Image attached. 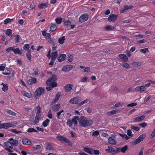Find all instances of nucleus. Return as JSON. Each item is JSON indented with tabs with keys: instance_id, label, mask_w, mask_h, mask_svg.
I'll return each mask as SVG.
<instances>
[{
	"instance_id": "29",
	"label": "nucleus",
	"mask_w": 155,
	"mask_h": 155,
	"mask_svg": "<svg viewBox=\"0 0 155 155\" xmlns=\"http://www.w3.org/2000/svg\"><path fill=\"white\" fill-rule=\"evenodd\" d=\"M57 28V27L55 25L52 23L50 27V31H54L56 30Z\"/></svg>"
},
{
	"instance_id": "43",
	"label": "nucleus",
	"mask_w": 155,
	"mask_h": 155,
	"mask_svg": "<svg viewBox=\"0 0 155 155\" xmlns=\"http://www.w3.org/2000/svg\"><path fill=\"white\" fill-rule=\"evenodd\" d=\"M67 124L69 127H71L73 124L72 120L68 119L67 120Z\"/></svg>"
},
{
	"instance_id": "10",
	"label": "nucleus",
	"mask_w": 155,
	"mask_h": 155,
	"mask_svg": "<svg viewBox=\"0 0 155 155\" xmlns=\"http://www.w3.org/2000/svg\"><path fill=\"white\" fill-rule=\"evenodd\" d=\"M73 68V66L71 65H67L64 66L62 69L63 71L68 72L71 69Z\"/></svg>"
},
{
	"instance_id": "47",
	"label": "nucleus",
	"mask_w": 155,
	"mask_h": 155,
	"mask_svg": "<svg viewBox=\"0 0 155 155\" xmlns=\"http://www.w3.org/2000/svg\"><path fill=\"white\" fill-rule=\"evenodd\" d=\"M15 48V46L10 47L6 49V51L7 52H9L11 51H14V48Z\"/></svg>"
},
{
	"instance_id": "50",
	"label": "nucleus",
	"mask_w": 155,
	"mask_h": 155,
	"mask_svg": "<svg viewBox=\"0 0 155 155\" xmlns=\"http://www.w3.org/2000/svg\"><path fill=\"white\" fill-rule=\"evenodd\" d=\"M99 131L96 130L93 132L92 134V136L94 137L97 136L99 134Z\"/></svg>"
},
{
	"instance_id": "32",
	"label": "nucleus",
	"mask_w": 155,
	"mask_h": 155,
	"mask_svg": "<svg viewBox=\"0 0 155 155\" xmlns=\"http://www.w3.org/2000/svg\"><path fill=\"white\" fill-rule=\"evenodd\" d=\"M105 29L107 30H113L115 29V27L112 25H108L105 27Z\"/></svg>"
},
{
	"instance_id": "12",
	"label": "nucleus",
	"mask_w": 155,
	"mask_h": 155,
	"mask_svg": "<svg viewBox=\"0 0 155 155\" xmlns=\"http://www.w3.org/2000/svg\"><path fill=\"white\" fill-rule=\"evenodd\" d=\"M115 149L116 147H112L111 146H108L107 148L105 149V150L109 153H115Z\"/></svg>"
},
{
	"instance_id": "28",
	"label": "nucleus",
	"mask_w": 155,
	"mask_h": 155,
	"mask_svg": "<svg viewBox=\"0 0 155 155\" xmlns=\"http://www.w3.org/2000/svg\"><path fill=\"white\" fill-rule=\"evenodd\" d=\"M48 6V4L47 3H42L38 7L40 9H44L47 8Z\"/></svg>"
},
{
	"instance_id": "13",
	"label": "nucleus",
	"mask_w": 155,
	"mask_h": 155,
	"mask_svg": "<svg viewBox=\"0 0 155 155\" xmlns=\"http://www.w3.org/2000/svg\"><path fill=\"white\" fill-rule=\"evenodd\" d=\"M145 118V116L144 115H141L137 117L134 119L133 121L134 122H140L143 120Z\"/></svg>"
},
{
	"instance_id": "56",
	"label": "nucleus",
	"mask_w": 155,
	"mask_h": 155,
	"mask_svg": "<svg viewBox=\"0 0 155 155\" xmlns=\"http://www.w3.org/2000/svg\"><path fill=\"white\" fill-rule=\"evenodd\" d=\"M108 113L109 114V115H111L114 114H116L115 110H112L108 112Z\"/></svg>"
},
{
	"instance_id": "1",
	"label": "nucleus",
	"mask_w": 155,
	"mask_h": 155,
	"mask_svg": "<svg viewBox=\"0 0 155 155\" xmlns=\"http://www.w3.org/2000/svg\"><path fill=\"white\" fill-rule=\"evenodd\" d=\"M79 123L81 126L85 127H90L93 124V121L90 119H87L84 116H81L79 120Z\"/></svg>"
},
{
	"instance_id": "5",
	"label": "nucleus",
	"mask_w": 155,
	"mask_h": 155,
	"mask_svg": "<svg viewBox=\"0 0 155 155\" xmlns=\"http://www.w3.org/2000/svg\"><path fill=\"white\" fill-rule=\"evenodd\" d=\"M146 135L145 134H143L141 135L137 139L133 141V144L134 145H135L139 143L143 140L146 137Z\"/></svg>"
},
{
	"instance_id": "39",
	"label": "nucleus",
	"mask_w": 155,
	"mask_h": 155,
	"mask_svg": "<svg viewBox=\"0 0 155 155\" xmlns=\"http://www.w3.org/2000/svg\"><path fill=\"white\" fill-rule=\"evenodd\" d=\"M128 149V146L127 145L124 146L123 147L121 148L120 150L123 153H125Z\"/></svg>"
},
{
	"instance_id": "3",
	"label": "nucleus",
	"mask_w": 155,
	"mask_h": 155,
	"mask_svg": "<svg viewBox=\"0 0 155 155\" xmlns=\"http://www.w3.org/2000/svg\"><path fill=\"white\" fill-rule=\"evenodd\" d=\"M150 83H148L144 85L137 86L135 88V90L136 91L140 92L144 91L146 90L147 88L150 87Z\"/></svg>"
},
{
	"instance_id": "49",
	"label": "nucleus",
	"mask_w": 155,
	"mask_h": 155,
	"mask_svg": "<svg viewBox=\"0 0 155 155\" xmlns=\"http://www.w3.org/2000/svg\"><path fill=\"white\" fill-rule=\"evenodd\" d=\"M148 51V48H145L143 49H141L140 50V52L143 53L145 54Z\"/></svg>"
},
{
	"instance_id": "11",
	"label": "nucleus",
	"mask_w": 155,
	"mask_h": 155,
	"mask_svg": "<svg viewBox=\"0 0 155 155\" xmlns=\"http://www.w3.org/2000/svg\"><path fill=\"white\" fill-rule=\"evenodd\" d=\"M37 111L36 113V114L35 117L36 118L40 119L41 118V108L40 106H38L37 107Z\"/></svg>"
},
{
	"instance_id": "58",
	"label": "nucleus",
	"mask_w": 155,
	"mask_h": 155,
	"mask_svg": "<svg viewBox=\"0 0 155 155\" xmlns=\"http://www.w3.org/2000/svg\"><path fill=\"white\" fill-rule=\"evenodd\" d=\"M88 79V78L87 76L84 77L82 78L80 82H85L87 81Z\"/></svg>"
},
{
	"instance_id": "41",
	"label": "nucleus",
	"mask_w": 155,
	"mask_h": 155,
	"mask_svg": "<svg viewBox=\"0 0 155 155\" xmlns=\"http://www.w3.org/2000/svg\"><path fill=\"white\" fill-rule=\"evenodd\" d=\"M13 19H10L9 18H7L4 20V22L5 24H7L8 23L11 22L13 20Z\"/></svg>"
},
{
	"instance_id": "25",
	"label": "nucleus",
	"mask_w": 155,
	"mask_h": 155,
	"mask_svg": "<svg viewBox=\"0 0 155 155\" xmlns=\"http://www.w3.org/2000/svg\"><path fill=\"white\" fill-rule=\"evenodd\" d=\"M14 53L16 54H21L22 52L20 50L19 48H17L16 49L14 48V51H13Z\"/></svg>"
},
{
	"instance_id": "64",
	"label": "nucleus",
	"mask_w": 155,
	"mask_h": 155,
	"mask_svg": "<svg viewBox=\"0 0 155 155\" xmlns=\"http://www.w3.org/2000/svg\"><path fill=\"white\" fill-rule=\"evenodd\" d=\"M155 137V128L151 134L150 137L153 138Z\"/></svg>"
},
{
	"instance_id": "33",
	"label": "nucleus",
	"mask_w": 155,
	"mask_h": 155,
	"mask_svg": "<svg viewBox=\"0 0 155 155\" xmlns=\"http://www.w3.org/2000/svg\"><path fill=\"white\" fill-rule=\"evenodd\" d=\"M46 149L48 150H54V147L50 143H48L46 147Z\"/></svg>"
},
{
	"instance_id": "48",
	"label": "nucleus",
	"mask_w": 155,
	"mask_h": 155,
	"mask_svg": "<svg viewBox=\"0 0 155 155\" xmlns=\"http://www.w3.org/2000/svg\"><path fill=\"white\" fill-rule=\"evenodd\" d=\"M29 48L30 46L28 44H25L23 46V48L25 51H28Z\"/></svg>"
},
{
	"instance_id": "59",
	"label": "nucleus",
	"mask_w": 155,
	"mask_h": 155,
	"mask_svg": "<svg viewBox=\"0 0 155 155\" xmlns=\"http://www.w3.org/2000/svg\"><path fill=\"white\" fill-rule=\"evenodd\" d=\"M59 97H55V98L51 102V104H53L57 102L59 99Z\"/></svg>"
},
{
	"instance_id": "36",
	"label": "nucleus",
	"mask_w": 155,
	"mask_h": 155,
	"mask_svg": "<svg viewBox=\"0 0 155 155\" xmlns=\"http://www.w3.org/2000/svg\"><path fill=\"white\" fill-rule=\"evenodd\" d=\"M131 64L133 66L136 67L140 66L141 64V63L140 62H133Z\"/></svg>"
},
{
	"instance_id": "17",
	"label": "nucleus",
	"mask_w": 155,
	"mask_h": 155,
	"mask_svg": "<svg viewBox=\"0 0 155 155\" xmlns=\"http://www.w3.org/2000/svg\"><path fill=\"white\" fill-rule=\"evenodd\" d=\"M73 85L71 84H67L64 87V89L65 91H70L72 88Z\"/></svg>"
},
{
	"instance_id": "51",
	"label": "nucleus",
	"mask_w": 155,
	"mask_h": 155,
	"mask_svg": "<svg viewBox=\"0 0 155 155\" xmlns=\"http://www.w3.org/2000/svg\"><path fill=\"white\" fill-rule=\"evenodd\" d=\"M130 128L131 129L134 130L136 131H138L140 129L138 127H135L134 125H133L131 126Z\"/></svg>"
},
{
	"instance_id": "46",
	"label": "nucleus",
	"mask_w": 155,
	"mask_h": 155,
	"mask_svg": "<svg viewBox=\"0 0 155 155\" xmlns=\"http://www.w3.org/2000/svg\"><path fill=\"white\" fill-rule=\"evenodd\" d=\"M27 131L28 132H29V133H31L33 132H38L37 130H36L35 129H34V128H28V129L27 130Z\"/></svg>"
},
{
	"instance_id": "16",
	"label": "nucleus",
	"mask_w": 155,
	"mask_h": 155,
	"mask_svg": "<svg viewBox=\"0 0 155 155\" xmlns=\"http://www.w3.org/2000/svg\"><path fill=\"white\" fill-rule=\"evenodd\" d=\"M66 58V56L65 54H62L58 58V60L59 62H61L65 60Z\"/></svg>"
},
{
	"instance_id": "63",
	"label": "nucleus",
	"mask_w": 155,
	"mask_h": 155,
	"mask_svg": "<svg viewBox=\"0 0 155 155\" xmlns=\"http://www.w3.org/2000/svg\"><path fill=\"white\" fill-rule=\"evenodd\" d=\"M121 136L124 138L126 140H128L130 138V137L128 136L126 134H124V135L121 134Z\"/></svg>"
},
{
	"instance_id": "4",
	"label": "nucleus",
	"mask_w": 155,
	"mask_h": 155,
	"mask_svg": "<svg viewBox=\"0 0 155 155\" xmlns=\"http://www.w3.org/2000/svg\"><path fill=\"white\" fill-rule=\"evenodd\" d=\"M4 147L5 149L9 152H12L13 151L11 149L13 148L12 144L9 141L5 142L4 143Z\"/></svg>"
},
{
	"instance_id": "21",
	"label": "nucleus",
	"mask_w": 155,
	"mask_h": 155,
	"mask_svg": "<svg viewBox=\"0 0 155 155\" xmlns=\"http://www.w3.org/2000/svg\"><path fill=\"white\" fill-rule=\"evenodd\" d=\"M9 141L12 144V147L13 146H16L18 144V141L16 140H14L12 138H11L9 139Z\"/></svg>"
},
{
	"instance_id": "7",
	"label": "nucleus",
	"mask_w": 155,
	"mask_h": 155,
	"mask_svg": "<svg viewBox=\"0 0 155 155\" xmlns=\"http://www.w3.org/2000/svg\"><path fill=\"white\" fill-rule=\"evenodd\" d=\"M89 18V15L87 14H84L82 15L79 18V21L83 23L87 21Z\"/></svg>"
},
{
	"instance_id": "26",
	"label": "nucleus",
	"mask_w": 155,
	"mask_h": 155,
	"mask_svg": "<svg viewBox=\"0 0 155 155\" xmlns=\"http://www.w3.org/2000/svg\"><path fill=\"white\" fill-rule=\"evenodd\" d=\"M84 150L86 153L92 154V148H88L87 147H85L83 149Z\"/></svg>"
},
{
	"instance_id": "2",
	"label": "nucleus",
	"mask_w": 155,
	"mask_h": 155,
	"mask_svg": "<svg viewBox=\"0 0 155 155\" xmlns=\"http://www.w3.org/2000/svg\"><path fill=\"white\" fill-rule=\"evenodd\" d=\"M57 80L56 76L53 75L49 79L46 81L47 85L53 86L52 87H56L57 85V84L55 82Z\"/></svg>"
},
{
	"instance_id": "40",
	"label": "nucleus",
	"mask_w": 155,
	"mask_h": 155,
	"mask_svg": "<svg viewBox=\"0 0 155 155\" xmlns=\"http://www.w3.org/2000/svg\"><path fill=\"white\" fill-rule=\"evenodd\" d=\"M6 33L8 36H10L12 34V31L10 29H8L6 31Z\"/></svg>"
},
{
	"instance_id": "31",
	"label": "nucleus",
	"mask_w": 155,
	"mask_h": 155,
	"mask_svg": "<svg viewBox=\"0 0 155 155\" xmlns=\"http://www.w3.org/2000/svg\"><path fill=\"white\" fill-rule=\"evenodd\" d=\"M65 40V37L64 36H63L59 39L58 40V42L61 44H62L64 43Z\"/></svg>"
},
{
	"instance_id": "53",
	"label": "nucleus",
	"mask_w": 155,
	"mask_h": 155,
	"mask_svg": "<svg viewBox=\"0 0 155 155\" xmlns=\"http://www.w3.org/2000/svg\"><path fill=\"white\" fill-rule=\"evenodd\" d=\"M16 38L15 39V41L16 42H18L21 39L20 36L18 35H17L15 36Z\"/></svg>"
},
{
	"instance_id": "60",
	"label": "nucleus",
	"mask_w": 155,
	"mask_h": 155,
	"mask_svg": "<svg viewBox=\"0 0 155 155\" xmlns=\"http://www.w3.org/2000/svg\"><path fill=\"white\" fill-rule=\"evenodd\" d=\"M124 6L127 10L133 8V6L131 5L128 6L127 5H125Z\"/></svg>"
},
{
	"instance_id": "27",
	"label": "nucleus",
	"mask_w": 155,
	"mask_h": 155,
	"mask_svg": "<svg viewBox=\"0 0 155 155\" xmlns=\"http://www.w3.org/2000/svg\"><path fill=\"white\" fill-rule=\"evenodd\" d=\"M50 122V120L49 119H46V120L44 121L42 123L43 126L45 127H46L49 124Z\"/></svg>"
},
{
	"instance_id": "15",
	"label": "nucleus",
	"mask_w": 155,
	"mask_h": 155,
	"mask_svg": "<svg viewBox=\"0 0 155 155\" xmlns=\"http://www.w3.org/2000/svg\"><path fill=\"white\" fill-rule=\"evenodd\" d=\"M22 143L25 145H29L31 143V141L27 138H23Z\"/></svg>"
},
{
	"instance_id": "37",
	"label": "nucleus",
	"mask_w": 155,
	"mask_h": 155,
	"mask_svg": "<svg viewBox=\"0 0 155 155\" xmlns=\"http://www.w3.org/2000/svg\"><path fill=\"white\" fill-rule=\"evenodd\" d=\"M26 56L28 59L30 61H31V56L30 50H29L28 52L26 54Z\"/></svg>"
},
{
	"instance_id": "24",
	"label": "nucleus",
	"mask_w": 155,
	"mask_h": 155,
	"mask_svg": "<svg viewBox=\"0 0 155 155\" xmlns=\"http://www.w3.org/2000/svg\"><path fill=\"white\" fill-rule=\"evenodd\" d=\"M4 110L5 112H7L8 114H9L13 116H15L16 115V113L12 111V110L7 109H5Z\"/></svg>"
},
{
	"instance_id": "18",
	"label": "nucleus",
	"mask_w": 155,
	"mask_h": 155,
	"mask_svg": "<svg viewBox=\"0 0 155 155\" xmlns=\"http://www.w3.org/2000/svg\"><path fill=\"white\" fill-rule=\"evenodd\" d=\"M36 79L35 78H32L28 79L27 81L28 84L29 85H31L36 83Z\"/></svg>"
},
{
	"instance_id": "34",
	"label": "nucleus",
	"mask_w": 155,
	"mask_h": 155,
	"mask_svg": "<svg viewBox=\"0 0 155 155\" xmlns=\"http://www.w3.org/2000/svg\"><path fill=\"white\" fill-rule=\"evenodd\" d=\"M58 55V53L57 52H52V53L51 59L56 60Z\"/></svg>"
},
{
	"instance_id": "57",
	"label": "nucleus",
	"mask_w": 155,
	"mask_h": 155,
	"mask_svg": "<svg viewBox=\"0 0 155 155\" xmlns=\"http://www.w3.org/2000/svg\"><path fill=\"white\" fill-rule=\"evenodd\" d=\"M127 135L130 137H132L133 136V135L132 134V132L130 130H128L127 131Z\"/></svg>"
},
{
	"instance_id": "54",
	"label": "nucleus",
	"mask_w": 155,
	"mask_h": 155,
	"mask_svg": "<svg viewBox=\"0 0 155 155\" xmlns=\"http://www.w3.org/2000/svg\"><path fill=\"white\" fill-rule=\"evenodd\" d=\"M124 103L123 102H119L116 104L114 106L115 107H118L121 106L124 104Z\"/></svg>"
},
{
	"instance_id": "20",
	"label": "nucleus",
	"mask_w": 155,
	"mask_h": 155,
	"mask_svg": "<svg viewBox=\"0 0 155 155\" xmlns=\"http://www.w3.org/2000/svg\"><path fill=\"white\" fill-rule=\"evenodd\" d=\"M60 104H55L52 107L53 110L54 111H58L60 109Z\"/></svg>"
},
{
	"instance_id": "6",
	"label": "nucleus",
	"mask_w": 155,
	"mask_h": 155,
	"mask_svg": "<svg viewBox=\"0 0 155 155\" xmlns=\"http://www.w3.org/2000/svg\"><path fill=\"white\" fill-rule=\"evenodd\" d=\"M44 92V89L41 87L38 88L34 93V95L35 96H40Z\"/></svg>"
},
{
	"instance_id": "9",
	"label": "nucleus",
	"mask_w": 155,
	"mask_h": 155,
	"mask_svg": "<svg viewBox=\"0 0 155 155\" xmlns=\"http://www.w3.org/2000/svg\"><path fill=\"white\" fill-rule=\"evenodd\" d=\"M117 16L114 14H110L108 18L109 21L110 22H114L117 19Z\"/></svg>"
},
{
	"instance_id": "52",
	"label": "nucleus",
	"mask_w": 155,
	"mask_h": 155,
	"mask_svg": "<svg viewBox=\"0 0 155 155\" xmlns=\"http://www.w3.org/2000/svg\"><path fill=\"white\" fill-rule=\"evenodd\" d=\"M46 39L48 41V42L50 44L53 45H54V43L53 42V41L52 40L51 37H49L48 38Z\"/></svg>"
},
{
	"instance_id": "62",
	"label": "nucleus",
	"mask_w": 155,
	"mask_h": 155,
	"mask_svg": "<svg viewBox=\"0 0 155 155\" xmlns=\"http://www.w3.org/2000/svg\"><path fill=\"white\" fill-rule=\"evenodd\" d=\"M137 103H130V104H129L127 105V106L128 107H133L137 105Z\"/></svg>"
},
{
	"instance_id": "8",
	"label": "nucleus",
	"mask_w": 155,
	"mask_h": 155,
	"mask_svg": "<svg viewBox=\"0 0 155 155\" xmlns=\"http://www.w3.org/2000/svg\"><path fill=\"white\" fill-rule=\"evenodd\" d=\"M56 138L61 141H63L68 143H71L70 141L67 138L61 135H59Z\"/></svg>"
},
{
	"instance_id": "42",
	"label": "nucleus",
	"mask_w": 155,
	"mask_h": 155,
	"mask_svg": "<svg viewBox=\"0 0 155 155\" xmlns=\"http://www.w3.org/2000/svg\"><path fill=\"white\" fill-rule=\"evenodd\" d=\"M74 56L73 55L71 54L69 55L68 58V60L69 62H72L73 60Z\"/></svg>"
},
{
	"instance_id": "38",
	"label": "nucleus",
	"mask_w": 155,
	"mask_h": 155,
	"mask_svg": "<svg viewBox=\"0 0 155 155\" xmlns=\"http://www.w3.org/2000/svg\"><path fill=\"white\" fill-rule=\"evenodd\" d=\"M120 65L124 67L127 69H128L130 67L129 65L127 63H124L121 64Z\"/></svg>"
},
{
	"instance_id": "23",
	"label": "nucleus",
	"mask_w": 155,
	"mask_h": 155,
	"mask_svg": "<svg viewBox=\"0 0 155 155\" xmlns=\"http://www.w3.org/2000/svg\"><path fill=\"white\" fill-rule=\"evenodd\" d=\"M118 56L120 58L123 59L124 61L127 62L128 61V58L127 57L126 55L124 54H120Z\"/></svg>"
},
{
	"instance_id": "44",
	"label": "nucleus",
	"mask_w": 155,
	"mask_h": 155,
	"mask_svg": "<svg viewBox=\"0 0 155 155\" xmlns=\"http://www.w3.org/2000/svg\"><path fill=\"white\" fill-rule=\"evenodd\" d=\"M10 131L16 134H18L21 133L20 131L17 130L15 129H12L10 130Z\"/></svg>"
},
{
	"instance_id": "45",
	"label": "nucleus",
	"mask_w": 155,
	"mask_h": 155,
	"mask_svg": "<svg viewBox=\"0 0 155 155\" xmlns=\"http://www.w3.org/2000/svg\"><path fill=\"white\" fill-rule=\"evenodd\" d=\"M100 153V151L98 150H93L92 149V154H94L96 155H98Z\"/></svg>"
},
{
	"instance_id": "55",
	"label": "nucleus",
	"mask_w": 155,
	"mask_h": 155,
	"mask_svg": "<svg viewBox=\"0 0 155 155\" xmlns=\"http://www.w3.org/2000/svg\"><path fill=\"white\" fill-rule=\"evenodd\" d=\"M64 25L66 26H68L71 25V22L68 20L66 21L64 23Z\"/></svg>"
},
{
	"instance_id": "30",
	"label": "nucleus",
	"mask_w": 155,
	"mask_h": 155,
	"mask_svg": "<svg viewBox=\"0 0 155 155\" xmlns=\"http://www.w3.org/2000/svg\"><path fill=\"white\" fill-rule=\"evenodd\" d=\"M22 93L24 96L26 97H30L32 95L30 93H28L25 91H22Z\"/></svg>"
},
{
	"instance_id": "19",
	"label": "nucleus",
	"mask_w": 155,
	"mask_h": 155,
	"mask_svg": "<svg viewBox=\"0 0 155 155\" xmlns=\"http://www.w3.org/2000/svg\"><path fill=\"white\" fill-rule=\"evenodd\" d=\"M108 142L109 143L113 145H115L116 144L117 141L116 140L113 138L111 137H109L108 139Z\"/></svg>"
},
{
	"instance_id": "14",
	"label": "nucleus",
	"mask_w": 155,
	"mask_h": 155,
	"mask_svg": "<svg viewBox=\"0 0 155 155\" xmlns=\"http://www.w3.org/2000/svg\"><path fill=\"white\" fill-rule=\"evenodd\" d=\"M79 97H73L69 101V102L72 104H77L79 101Z\"/></svg>"
},
{
	"instance_id": "61",
	"label": "nucleus",
	"mask_w": 155,
	"mask_h": 155,
	"mask_svg": "<svg viewBox=\"0 0 155 155\" xmlns=\"http://www.w3.org/2000/svg\"><path fill=\"white\" fill-rule=\"evenodd\" d=\"M2 90L4 91H6L8 90V87L7 84H5L4 85L3 87H2Z\"/></svg>"
},
{
	"instance_id": "22",
	"label": "nucleus",
	"mask_w": 155,
	"mask_h": 155,
	"mask_svg": "<svg viewBox=\"0 0 155 155\" xmlns=\"http://www.w3.org/2000/svg\"><path fill=\"white\" fill-rule=\"evenodd\" d=\"M42 35L45 37L46 39L49 37H51L50 34L49 33H47L46 31L45 30L42 31Z\"/></svg>"
},
{
	"instance_id": "35",
	"label": "nucleus",
	"mask_w": 155,
	"mask_h": 155,
	"mask_svg": "<svg viewBox=\"0 0 155 155\" xmlns=\"http://www.w3.org/2000/svg\"><path fill=\"white\" fill-rule=\"evenodd\" d=\"M62 19L61 18H58L55 19V21L58 24L60 25L61 23Z\"/></svg>"
}]
</instances>
